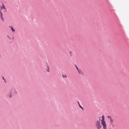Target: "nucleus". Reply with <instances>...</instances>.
Wrapping results in <instances>:
<instances>
[{
    "mask_svg": "<svg viewBox=\"0 0 129 129\" xmlns=\"http://www.w3.org/2000/svg\"><path fill=\"white\" fill-rule=\"evenodd\" d=\"M75 66L76 67V69H77V70H78L79 69H78V67L76 66V65H75Z\"/></svg>",
    "mask_w": 129,
    "mask_h": 129,
    "instance_id": "f8f14e48",
    "label": "nucleus"
},
{
    "mask_svg": "<svg viewBox=\"0 0 129 129\" xmlns=\"http://www.w3.org/2000/svg\"><path fill=\"white\" fill-rule=\"evenodd\" d=\"M47 71L48 72H49V68H48V70H47Z\"/></svg>",
    "mask_w": 129,
    "mask_h": 129,
    "instance_id": "4468645a",
    "label": "nucleus"
},
{
    "mask_svg": "<svg viewBox=\"0 0 129 129\" xmlns=\"http://www.w3.org/2000/svg\"><path fill=\"white\" fill-rule=\"evenodd\" d=\"M102 119L101 120V122H105V121H104V115L102 116Z\"/></svg>",
    "mask_w": 129,
    "mask_h": 129,
    "instance_id": "39448f33",
    "label": "nucleus"
},
{
    "mask_svg": "<svg viewBox=\"0 0 129 129\" xmlns=\"http://www.w3.org/2000/svg\"><path fill=\"white\" fill-rule=\"evenodd\" d=\"M62 76L63 78H67V75H63Z\"/></svg>",
    "mask_w": 129,
    "mask_h": 129,
    "instance_id": "9d476101",
    "label": "nucleus"
},
{
    "mask_svg": "<svg viewBox=\"0 0 129 129\" xmlns=\"http://www.w3.org/2000/svg\"><path fill=\"white\" fill-rule=\"evenodd\" d=\"M0 12L1 13V14L0 15L1 18L3 20V21H4V20L3 18V17H2V13L0 11Z\"/></svg>",
    "mask_w": 129,
    "mask_h": 129,
    "instance_id": "6e6552de",
    "label": "nucleus"
},
{
    "mask_svg": "<svg viewBox=\"0 0 129 129\" xmlns=\"http://www.w3.org/2000/svg\"><path fill=\"white\" fill-rule=\"evenodd\" d=\"M9 27L11 28V29L12 30V31H13V32H14L15 31V30L12 27V26H11V27L10 26H9Z\"/></svg>",
    "mask_w": 129,
    "mask_h": 129,
    "instance_id": "1a4fd4ad",
    "label": "nucleus"
},
{
    "mask_svg": "<svg viewBox=\"0 0 129 129\" xmlns=\"http://www.w3.org/2000/svg\"><path fill=\"white\" fill-rule=\"evenodd\" d=\"M95 126L97 129H100L102 127V126L100 121H98L95 123Z\"/></svg>",
    "mask_w": 129,
    "mask_h": 129,
    "instance_id": "f257e3e1",
    "label": "nucleus"
},
{
    "mask_svg": "<svg viewBox=\"0 0 129 129\" xmlns=\"http://www.w3.org/2000/svg\"><path fill=\"white\" fill-rule=\"evenodd\" d=\"M107 117L110 119V123L111 125H112V127L114 126V125L113 124V120L110 116H108Z\"/></svg>",
    "mask_w": 129,
    "mask_h": 129,
    "instance_id": "f03ea898",
    "label": "nucleus"
},
{
    "mask_svg": "<svg viewBox=\"0 0 129 129\" xmlns=\"http://www.w3.org/2000/svg\"><path fill=\"white\" fill-rule=\"evenodd\" d=\"M99 120H100V119H99Z\"/></svg>",
    "mask_w": 129,
    "mask_h": 129,
    "instance_id": "dca6fc26",
    "label": "nucleus"
},
{
    "mask_svg": "<svg viewBox=\"0 0 129 129\" xmlns=\"http://www.w3.org/2000/svg\"><path fill=\"white\" fill-rule=\"evenodd\" d=\"M79 107H80L82 109V110H83V108L79 104Z\"/></svg>",
    "mask_w": 129,
    "mask_h": 129,
    "instance_id": "9b49d317",
    "label": "nucleus"
},
{
    "mask_svg": "<svg viewBox=\"0 0 129 129\" xmlns=\"http://www.w3.org/2000/svg\"><path fill=\"white\" fill-rule=\"evenodd\" d=\"M3 7H1V9H3L4 10V11L6 12V9L5 7L4 6V5L3 4Z\"/></svg>",
    "mask_w": 129,
    "mask_h": 129,
    "instance_id": "423d86ee",
    "label": "nucleus"
},
{
    "mask_svg": "<svg viewBox=\"0 0 129 129\" xmlns=\"http://www.w3.org/2000/svg\"><path fill=\"white\" fill-rule=\"evenodd\" d=\"M3 79L4 80H5V79H4V78L3 77Z\"/></svg>",
    "mask_w": 129,
    "mask_h": 129,
    "instance_id": "2eb2a0df",
    "label": "nucleus"
},
{
    "mask_svg": "<svg viewBox=\"0 0 129 129\" xmlns=\"http://www.w3.org/2000/svg\"><path fill=\"white\" fill-rule=\"evenodd\" d=\"M8 37H9V38L10 39H14V38H13V36H12V35H8Z\"/></svg>",
    "mask_w": 129,
    "mask_h": 129,
    "instance_id": "20e7f679",
    "label": "nucleus"
},
{
    "mask_svg": "<svg viewBox=\"0 0 129 129\" xmlns=\"http://www.w3.org/2000/svg\"><path fill=\"white\" fill-rule=\"evenodd\" d=\"M78 70V72H79V73L80 74H81L82 75L83 74V72L81 71V70Z\"/></svg>",
    "mask_w": 129,
    "mask_h": 129,
    "instance_id": "0eeeda50",
    "label": "nucleus"
},
{
    "mask_svg": "<svg viewBox=\"0 0 129 129\" xmlns=\"http://www.w3.org/2000/svg\"><path fill=\"white\" fill-rule=\"evenodd\" d=\"M101 123L103 126V129H107L106 124L105 122H101Z\"/></svg>",
    "mask_w": 129,
    "mask_h": 129,
    "instance_id": "7ed1b4c3",
    "label": "nucleus"
},
{
    "mask_svg": "<svg viewBox=\"0 0 129 129\" xmlns=\"http://www.w3.org/2000/svg\"><path fill=\"white\" fill-rule=\"evenodd\" d=\"M9 96L10 98H11V94H10L9 95Z\"/></svg>",
    "mask_w": 129,
    "mask_h": 129,
    "instance_id": "ddd939ff",
    "label": "nucleus"
}]
</instances>
